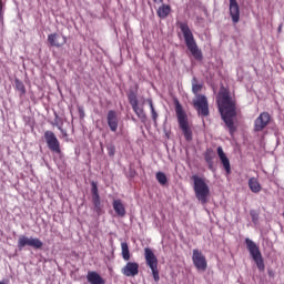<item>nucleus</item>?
Here are the masks:
<instances>
[{"label": "nucleus", "mask_w": 284, "mask_h": 284, "mask_svg": "<svg viewBox=\"0 0 284 284\" xmlns=\"http://www.w3.org/2000/svg\"><path fill=\"white\" fill-rule=\"evenodd\" d=\"M217 108L220 110L222 120L224 121L231 136H234L236 126L234 125V116H236V103L234 99L230 97V91L225 88H221L216 98Z\"/></svg>", "instance_id": "obj_1"}, {"label": "nucleus", "mask_w": 284, "mask_h": 284, "mask_svg": "<svg viewBox=\"0 0 284 284\" xmlns=\"http://www.w3.org/2000/svg\"><path fill=\"white\" fill-rule=\"evenodd\" d=\"M179 28L184 37L189 52H191L192 57H194L196 61H201V59H203V53L199 50V44H196V40H194L192 30H190V27L185 22H180Z\"/></svg>", "instance_id": "obj_2"}, {"label": "nucleus", "mask_w": 284, "mask_h": 284, "mask_svg": "<svg viewBox=\"0 0 284 284\" xmlns=\"http://www.w3.org/2000/svg\"><path fill=\"white\" fill-rule=\"evenodd\" d=\"M192 181H193V190L195 192V197L197 199V201H200V203H202V205H205L210 196V186L205 182V179L199 175H193Z\"/></svg>", "instance_id": "obj_3"}, {"label": "nucleus", "mask_w": 284, "mask_h": 284, "mask_svg": "<svg viewBox=\"0 0 284 284\" xmlns=\"http://www.w3.org/2000/svg\"><path fill=\"white\" fill-rule=\"evenodd\" d=\"M245 243L250 252V255L252 256L260 272L265 271V262H263V255L261 254V250L258 248V245H256V243L251 239H246Z\"/></svg>", "instance_id": "obj_4"}, {"label": "nucleus", "mask_w": 284, "mask_h": 284, "mask_svg": "<svg viewBox=\"0 0 284 284\" xmlns=\"http://www.w3.org/2000/svg\"><path fill=\"white\" fill-rule=\"evenodd\" d=\"M175 112L184 138L186 141H192V129H190V124L187 123V115L185 114V111H183V106L178 103L175 106Z\"/></svg>", "instance_id": "obj_5"}, {"label": "nucleus", "mask_w": 284, "mask_h": 284, "mask_svg": "<svg viewBox=\"0 0 284 284\" xmlns=\"http://www.w3.org/2000/svg\"><path fill=\"white\" fill-rule=\"evenodd\" d=\"M144 257L146 261V265L152 271L154 281L158 283L161 277L159 276V260H156V255H154V252H152L151 248L146 247L144 248Z\"/></svg>", "instance_id": "obj_6"}, {"label": "nucleus", "mask_w": 284, "mask_h": 284, "mask_svg": "<svg viewBox=\"0 0 284 284\" xmlns=\"http://www.w3.org/2000/svg\"><path fill=\"white\" fill-rule=\"evenodd\" d=\"M193 106L199 116H207L210 114L207 98L205 95H196V98L193 100Z\"/></svg>", "instance_id": "obj_7"}, {"label": "nucleus", "mask_w": 284, "mask_h": 284, "mask_svg": "<svg viewBox=\"0 0 284 284\" xmlns=\"http://www.w3.org/2000/svg\"><path fill=\"white\" fill-rule=\"evenodd\" d=\"M28 245L29 247H34V250H41L43 247V242L38 237H28L26 235H20L18 239V248L21 251Z\"/></svg>", "instance_id": "obj_8"}, {"label": "nucleus", "mask_w": 284, "mask_h": 284, "mask_svg": "<svg viewBox=\"0 0 284 284\" xmlns=\"http://www.w3.org/2000/svg\"><path fill=\"white\" fill-rule=\"evenodd\" d=\"M44 140L47 143V146L51 152H54V154H61V143L59 142V139H57V135L54 134V132L45 131Z\"/></svg>", "instance_id": "obj_9"}, {"label": "nucleus", "mask_w": 284, "mask_h": 284, "mask_svg": "<svg viewBox=\"0 0 284 284\" xmlns=\"http://www.w3.org/2000/svg\"><path fill=\"white\" fill-rule=\"evenodd\" d=\"M192 261L199 272H205L207 270V260L201 251L193 250Z\"/></svg>", "instance_id": "obj_10"}, {"label": "nucleus", "mask_w": 284, "mask_h": 284, "mask_svg": "<svg viewBox=\"0 0 284 284\" xmlns=\"http://www.w3.org/2000/svg\"><path fill=\"white\" fill-rule=\"evenodd\" d=\"M271 119L270 113L262 112L254 121V132H263L270 125Z\"/></svg>", "instance_id": "obj_11"}, {"label": "nucleus", "mask_w": 284, "mask_h": 284, "mask_svg": "<svg viewBox=\"0 0 284 284\" xmlns=\"http://www.w3.org/2000/svg\"><path fill=\"white\" fill-rule=\"evenodd\" d=\"M230 1V17L233 23H239L241 21V7H239V2L236 0H229Z\"/></svg>", "instance_id": "obj_12"}, {"label": "nucleus", "mask_w": 284, "mask_h": 284, "mask_svg": "<svg viewBox=\"0 0 284 284\" xmlns=\"http://www.w3.org/2000/svg\"><path fill=\"white\" fill-rule=\"evenodd\" d=\"M123 276L134 277L139 275V263L128 262L121 270Z\"/></svg>", "instance_id": "obj_13"}, {"label": "nucleus", "mask_w": 284, "mask_h": 284, "mask_svg": "<svg viewBox=\"0 0 284 284\" xmlns=\"http://www.w3.org/2000/svg\"><path fill=\"white\" fill-rule=\"evenodd\" d=\"M106 121L111 132L119 130V114H116V111L110 110L106 115Z\"/></svg>", "instance_id": "obj_14"}, {"label": "nucleus", "mask_w": 284, "mask_h": 284, "mask_svg": "<svg viewBox=\"0 0 284 284\" xmlns=\"http://www.w3.org/2000/svg\"><path fill=\"white\" fill-rule=\"evenodd\" d=\"M48 41L53 48H61L65 45L68 39L64 36H59V33H51L48 36Z\"/></svg>", "instance_id": "obj_15"}, {"label": "nucleus", "mask_w": 284, "mask_h": 284, "mask_svg": "<svg viewBox=\"0 0 284 284\" xmlns=\"http://www.w3.org/2000/svg\"><path fill=\"white\" fill-rule=\"evenodd\" d=\"M217 156L220 158L226 174H230V172H232V166L230 165V159H227V155H225L222 146L217 148Z\"/></svg>", "instance_id": "obj_16"}, {"label": "nucleus", "mask_w": 284, "mask_h": 284, "mask_svg": "<svg viewBox=\"0 0 284 284\" xmlns=\"http://www.w3.org/2000/svg\"><path fill=\"white\" fill-rule=\"evenodd\" d=\"M87 281L90 284H105V280L101 277L97 271H89L87 274Z\"/></svg>", "instance_id": "obj_17"}, {"label": "nucleus", "mask_w": 284, "mask_h": 284, "mask_svg": "<svg viewBox=\"0 0 284 284\" xmlns=\"http://www.w3.org/2000/svg\"><path fill=\"white\" fill-rule=\"evenodd\" d=\"M214 156H216V153H214V151L211 149H207L204 153L205 162L207 163L209 170H211V172H214Z\"/></svg>", "instance_id": "obj_18"}, {"label": "nucleus", "mask_w": 284, "mask_h": 284, "mask_svg": "<svg viewBox=\"0 0 284 284\" xmlns=\"http://www.w3.org/2000/svg\"><path fill=\"white\" fill-rule=\"evenodd\" d=\"M131 108L142 123H145V121H148V115L145 114L143 106L139 105L138 103V104H133V106Z\"/></svg>", "instance_id": "obj_19"}, {"label": "nucleus", "mask_w": 284, "mask_h": 284, "mask_svg": "<svg viewBox=\"0 0 284 284\" xmlns=\"http://www.w3.org/2000/svg\"><path fill=\"white\" fill-rule=\"evenodd\" d=\"M113 210L118 216L123 219L125 216V205H123V202L121 200H114L113 201Z\"/></svg>", "instance_id": "obj_20"}, {"label": "nucleus", "mask_w": 284, "mask_h": 284, "mask_svg": "<svg viewBox=\"0 0 284 284\" xmlns=\"http://www.w3.org/2000/svg\"><path fill=\"white\" fill-rule=\"evenodd\" d=\"M248 187H250L251 192H253L254 194H258V192H261V190H262L261 183L258 182V179H256V178H251L248 180Z\"/></svg>", "instance_id": "obj_21"}, {"label": "nucleus", "mask_w": 284, "mask_h": 284, "mask_svg": "<svg viewBox=\"0 0 284 284\" xmlns=\"http://www.w3.org/2000/svg\"><path fill=\"white\" fill-rule=\"evenodd\" d=\"M170 12H172V7H170L169 4H162L158 9V17L160 19H166Z\"/></svg>", "instance_id": "obj_22"}, {"label": "nucleus", "mask_w": 284, "mask_h": 284, "mask_svg": "<svg viewBox=\"0 0 284 284\" xmlns=\"http://www.w3.org/2000/svg\"><path fill=\"white\" fill-rule=\"evenodd\" d=\"M203 90V84H196V78H193L192 80V92L196 97H203V94H199V92Z\"/></svg>", "instance_id": "obj_23"}, {"label": "nucleus", "mask_w": 284, "mask_h": 284, "mask_svg": "<svg viewBox=\"0 0 284 284\" xmlns=\"http://www.w3.org/2000/svg\"><path fill=\"white\" fill-rule=\"evenodd\" d=\"M121 250H122V258L124 261H130V247L128 246V243L123 242L121 244Z\"/></svg>", "instance_id": "obj_24"}, {"label": "nucleus", "mask_w": 284, "mask_h": 284, "mask_svg": "<svg viewBox=\"0 0 284 284\" xmlns=\"http://www.w3.org/2000/svg\"><path fill=\"white\" fill-rule=\"evenodd\" d=\"M155 178H156L158 183H160V185H166L168 184V175H165V173L158 172L155 174Z\"/></svg>", "instance_id": "obj_25"}, {"label": "nucleus", "mask_w": 284, "mask_h": 284, "mask_svg": "<svg viewBox=\"0 0 284 284\" xmlns=\"http://www.w3.org/2000/svg\"><path fill=\"white\" fill-rule=\"evenodd\" d=\"M148 103L150 105L151 116L153 119L154 125H156V119H159V113H156V110H154V104L152 103V99H149Z\"/></svg>", "instance_id": "obj_26"}, {"label": "nucleus", "mask_w": 284, "mask_h": 284, "mask_svg": "<svg viewBox=\"0 0 284 284\" xmlns=\"http://www.w3.org/2000/svg\"><path fill=\"white\" fill-rule=\"evenodd\" d=\"M92 203L94 205V210H95L97 214H101V197L99 195L93 196Z\"/></svg>", "instance_id": "obj_27"}, {"label": "nucleus", "mask_w": 284, "mask_h": 284, "mask_svg": "<svg viewBox=\"0 0 284 284\" xmlns=\"http://www.w3.org/2000/svg\"><path fill=\"white\" fill-rule=\"evenodd\" d=\"M129 102L131 106L139 104V99H136V93L134 92L129 93Z\"/></svg>", "instance_id": "obj_28"}, {"label": "nucleus", "mask_w": 284, "mask_h": 284, "mask_svg": "<svg viewBox=\"0 0 284 284\" xmlns=\"http://www.w3.org/2000/svg\"><path fill=\"white\" fill-rule=\"evenodd\" d=\"M16 89L21 92V94H26V85L21 80H16Z\"/></svg>", "instance_id": "obj_29"}, {"label": "nucleus", "mask_w": 284, "mask_h": 284, "mask_svg": "<svg viewBox=\"0 0 284 284\" xmlns=\"http://www.w3.org/2000/svg\"><path fill=\"white\" fill-rule=\"evenodd\" d=\"M91 194L92 197L99 196V187L97 186V182H91Z\"/></svg>", "instance_id": "obj_30"}, {"label": "nucleus", "mask_w": 284, "mask_h": 284, "mask_svg": "<svg viewBox=\"0 0 284 284\" xmlns=\"http://www.w3.org/2000/svg\"><path fill=\"white\" fill-rule=\"evenodd\" d=\"M250 214H251V216H252V222H253V223H257V221H258V214L256 213V211H251Z\"/></svg>", "instance_id": "obj_31"}, {"label": "nucleus", "mask_w": 284, "mask_h": 284, "mask_svg": "<svg viewBox=\"0 0 284 284\" xmlns=\"http://www.w3.org/2000/svg\"><path fill=\"white\" fill-rule=\"evenodd\" d=\"M106 150H108L109 156H114V152H115L114 145L111 144L106 146Z\"/></svg>", "instance_id": "obj_32"}, {"label": "nucleus", "mask_w": 284, "mask_h": 284, "mask_svg": "<svg viewBox=\"0 0 284 284\" xmlns=\"http://www.w3.org/2000/svg\"><path fill=\"white\" fill-rule=\"evenodd\" d=\"M3 21V3L0 1V23Z\"/></svg>", "instance_id": "obj_33"}, {"label": "nucleus", "mask_w": 284, "mask_h": 284, "mask_svg": "<svg viewBox=\"0 0 284 284\" xmlns=\"http://www.w3.org/2000/svg\"><path fill=\"white\" fill-rule=\"evenodd\" d=\"M79 114H80V116H83L84 115V112H83V106H79Z\"/></svg>", "instance_id": "obj_34"}, {"label": "nucleus", "mask_w": 284, "mask_h": 284, "mask_svg": "<svg viewBox=\"0 0 284 284\" xmlns=\"http://www.w3.org/2000/svg\"><path fill=\"white\" fill-rule=\"evenodd\" d=\"M154 1V3H162L163 2V0H153Z\"/></svg>", "instance_id": "obj_35"}, {"label": "nucleus", "mask_w": 284, "mask_h": 284, "mask_svg": "<svg viewBox=\"0 0 284 284\" xmlns=\"http://www.w3.org/2000/svg\"><path fill=\"white\" fill-rule=\"evenodd\" d=\"M58 130L63 133V129L61 126H58Z\"/></svg>", "instance_id": "obj_36"}]
</instances>
